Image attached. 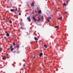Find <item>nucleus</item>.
Segmentation results:
<instances>
[{
  "mask_svg": "<svg viewBox=\"0 0 73 73\" xmlns=\"http://www.w3.org/2000/svg\"><path fill=\"white\" fill-rule=\"evenodd\" d=\"M5 59V57H3V58H2V60H4Z\"/></svg>",
  "mask_w": 73,
  "mask_h": 73,
  "instance_id": "25",
  "label": "nucleus"
},
{
  "mask_svg": "<svg viewBox=\"0 0 73 73\" xmlns=\"http://www.w3.org/2000/svg\"><path fill=\"white\" fill-rule=\"evenodd\" d=\"M2 48H1L0 49V51H1V50H2Z\"/></svg>",
  "mask_w": 73,
  "mask_h": 73,
  "instance_id": "24",
  "label": "nucleus"
},
{
  "mask_svg": "<svg viewBox=\"0 0 73 73\" xmlns=\"http://www.w3.org/2000/svg\"><path fill=\"white\" fill-rule=\"evenodd\" d=\"M11 25V26H12V25Z\"/></svg>",
  "mask_w": 73,
  "mask_h": 73,
  "instance_id": "33",
  "label": "nucleus"
},
{
  "mask_svg": "<svg viewBox=\"0 0 73 73\" xmlns=\"http://www.w3.org/2000/svg\"><path fill=\"white\" fill-rule=\"evenodd\" d=\"M20 29H23V27H22L20 28Z\"/></svg>",
  "mask_w": 73,
  "mask_h": 73,
  "instance_id": "21",
  "label": "nucleus"
},
{
  "mask_svg": "<svg viewBox=\"0 0 73 73\" xmlns=\"http://www.w3.org/2000/svg\"><path fill=\"white\" fill-rule=\"evenodd\" d=\"M58 9H60V7H58Z\"/></svg>",
  "mask_w": 73,
  "mask_h": 73,
  "instance_id": "31",
  "label": "nucleus"
},
{
  "mask_svg": "<svg viewBox=\"0 0 73 73\" xmlns=\"http://www.w3.org/2000/svg\"><path fill=\"white\" fill-rule=\"evenodd\" d=\"M31 6H32V7H34V3H32L31 4Z\"/></svg>",
  "mask_w": 73,
  "mask_h": 73,
  "instance_id": "9",
  "label": "nucleus"
},
{
  "mask_svg": "<svg viewBox=\"0 0 73 73\" xmlns=\"http://www.w3.org/2000/svg\"><path fill=\"white\" fill-rule=\"evenodd\" d=\"M65 13L66 14H67V12H66Z\"/></svg>",
  "mask_w": 73,
  "mask_h": 73,
  "instance_id": "30",
  "label": "nucleus"
},
{
  "mask_svg": "<svg viewBox=\"0 0 73 73\" xmlns=\"http://www.w3.org/2000/svg\"><path fill=\"white\" fill-rule=\"evenodd\" d=\"M33 18L34 21H35L34 22H36V19H35V17L34 16L33 17Z\"/></svg>",
  "mask_w": 73,
  "mask_h": 73,
  "instance_id": "4",
  "label": "nucleus"
},
{
  "mask_svg": "<svg viewBox=\"0 0 73 73\" xmlns=\"http://www.w3.org/2000/svg\"><path fill=\"white\" fill-rule=\"evenodd\" d=\"M7 56H8V54H7Z\"/></svg>",
  "mask_w": 73,
  "mask_h": 73,
  "instance_id": "32",
  "label": "nucleus"
},
{
  "mask_svg": "<svg viewBox=\"0 0 73 73\" xmlns=\"http://www.w3.org/2000/svg\"><path fill=\"white\" fill-rule=\"evenodd\" d=\"M35 58H36V57L34 56L33 58L34 59H35Z\"/></svg>",
  "mask_w": 73,
  "mask_h": 73,
  "instance_id": "29",
  "label": "nucleus"
},
{
  "mask_svg": "<svg viewBox=\"0 0 73 73\" xmlns=\"http://www.w3.org/2000/svg\"><path fill=\"white\" fill-rule=\"evenodd\" d=\"M19 15H21V13H20L19 14Z\"/></svg>",
  "mask_w": 73,
  "mask_h": 73,
  "instance_id": "28",
  "label": "nucleus"
},
{
  "mask_svg": "<svg viewBox=\"0 0 73 73\" xmlns=\"http://www.w3.org/2000/svg\"><path fill=\"white\" fill-rule=\"evenodd\" d=\"M44 47H45L46 48H47V46H46V45H44Z\"/></svg>",
  "mask_w": 73,
  "mask_h": 73,
  "instance_id": "14",
  "label": "nucleus"
},
{
  "mask_svg": "<svg viewBox=\"0 0 73 73\" xmlns=\"http://www.w3.org/2000/svg\"><path fill=\"white\" fill-rule=\"evenodd\" d=\"M58 26H55L54 27V28H58Z\"/></svg>",
  "mask_w": 73,
  "mask_h": 73,
  "instance_id": "10",
  "label": "nucleus"
},
{
  "mask_svg": "<svg viewBox=\"0 0 73 73\" xmlns=\"http://www.w3.org/2000/svg\"><path fill=\"white\" fill-rule=\"evenodd\" d=\"M47 23H48V22H47Z\"/></svg>",
  "mask_w": 73,
  "mask_h": 73,
  "instance_id": "35",
  "label": "nucleus"
},
{
  "mask_svg": "<svg viewBox=\"0 0 73 73\" xmlns=\"http://www.w3.org/2000/svg\"><path fill=\"white\" fill-rule=\"evenodd\" d=\"M27 19L28 20V21L31 22V17H27Z\"/></svg>",
  "mask_w": 73,
  "mask_h": 73,
  "instance_id": "1",
  "label": "nucleus"
},
{
  "mask_svg": "<svg viewBox=\"0 0 73 73\" xmlns=\"http://www.w3.org/2000/svg\"><path fill=\"white\" fill-rule=\"evenodd\" d=\"M11 11V12H13L14 11H15V9H11L10 10Z\"/></svg>",
  "mask_w": 73,
  "mask_h": 73,
  "instance_id": "6",
  "label": "nucleus"
},
{
  "mask_svg": "<svg viewBox=\"0 0 73 73\" xmlns=\"http://www.w3.org/2000/svg\"><path fill=\"white\" fill-rule=\"evenodd\" d=\"M59 19L61 21L62 20V17H60V18H59Z\"/></svg>",
  "mask_w": 73,
  "mask_h": 73,
  "instance_id": "12",
  "label": "nucleus"
},
{
  "mask_svg": "<svg viewBox=\"0 0 73 73\" xmlns=\"http://www.w3.org/2000/svg\"><path fill=\"white\" fill-rule=\"evenodd\" d=\"M10 36V35H9V34L7 33L6 34V36L7 37H9Z\"/></svg>",
  "mask_w": 73,
  "mask_h": 73,
  "instance_id": "7",
  "label": "nucleus"
},
{
  "mask_svg": "<svg viewBox=\"0 0 73 73\" xmlns=\"http://www.w3.org/2000/svg\"><path fill=\"white\" fill-rule=\"evenodd\" d=\"M15 10L16 11H17V7H16L15 8Z\"/></svg>",
  "mask_w": 73,
  "mask_h": 73,
  "instance_id": "18",
  "label": "nucleus"
},
{
  "mask_svg": "<svg viewBox=\"0 0 73 73\" xmlns=\"http://www.w3.org/2000/svg\"><path fill=\"white\" fill-rule=\"evenodd\" d=\"M10 48H11V49L12 48V46H10Z\"/></svg>",
  "mask_w": 73,
  "mask_h": 73,
  "instance_id": "22",
  "label": "nucleus"
},
{
  "mask_svg": "<svg viewBox=\"0 0 73 73\" xmlns=\"http://www.w3.org/2000/svg\"><path fill=\"white\" fill-rule=\"evenodd\" d=\"M47 19H46V20H47V21H48V22H49L50 21V19H51V17H49L47 18Z\"/></svg>",
  "mask_w": 73,
  "mask_h": 73,
  "instance_id": "2",
  "label": "nucleus"
},
{
  "mask_svg": "<svg viewBox=\"0 0 73 73\" xmlns=\"http://www.w3.org/2000/svg\"><path fill=\"white\" fill-rule=\"evenodd\" d=\"M13 45L15 46V42L13 43Z\"/></svg>",
  "mask_w": 73,
  "mask_h": 73,
  "instance_id": "15",
  "label": "nucleus"
},
{
  "mask_svg": "<svg viewBox=\"0 0 73 73\" xmlns=\"http://www.w3.org/2000/svg\"><path fill=\"white\" fill-rule=\"evenodd\" d=\"M40 20H41V18L39 19L38 20V21H40Z\"/></svg>",
  "mask_w": 73,
  "mask_h": 73,
  "instance_id": "19",
  "label": "nucleus"
},
{
  "mask_svg": "<svg viewBox=\"0 0 73 73\" xmlns=\"http://www.w3.org/2000/svg\"><path fill=\"white\" fill-rule=\"evenodd\" d=\"M42 54H42V53H40V55H39V56L40 57H41V56H42Z\"/></svg>",
  "mask_w": 73,
  "mask_h": 73,
  "instance_id": "5",
  "label": "nucleus"
},
{
  "mask_svg": "<svg viewBox=\"0 0 73 73\" xmlns=\"http://www.w3.org/2000/svg\"><path fill=\"white\" fill-rule=\"evenodd\" d=\"M23 68H25V66H23Z\"/></svg>",
  "mask_w": 73,
  "mask_h": 73,
  "instance_id": "27",
  "label": "nucleus"
},
{
  "mask_svg": "<svg viewBox=\"0 0 73 73\" xmlns=\"http://www.w3.org/2000/svg\"><path fill=\"white\" fill-rule=\"evenodd\" d=\"M63 5H65V6H66V4H65V3H64Z\"/></svg>",
  "mask_w": 73,
  "mask_h": 73,
  "instance_id": "17",
  "label": "nucleus"
},
{
  "mask_svg": "<svg viewBox=\"0 0 73 73\" xmlns=\"http://www.w3.org/2000/svg\"><path fill=\"white\" fill-rule=\"evenodd\" d=\"M34 39H35V41H36L35 42H36V43H37V42H38L37 40H38V39L36 37H35Z\"/></svg>",
  "mask_w": 73,
  "mask_h": 73,
  "instance_id": "3",
  "label": "nucleus"
},
{
  "mask_svg": "<svg viewBox=\"0 0 73 73\" xmlns=\"http://www.w3.org/2000/svg\"><path fill=\"white\" fill-rule=\"evenodd\" d=\"M17 48H19V46H18V45H17Z\"/></svg>",
  "mask_w": 73,
  "mask_h": 73,
  "instance_id": "20",
  "label": "nucleus"
},
{
  "mask_svg": "<svg viewBox=\"0 0 73 73\" xmlns=\"http://www.w3.org/2000/svg\"><path fill=\"white\" fill-rule=\"evenodd\" d=\"M10 24H12V21H10Z\"/></svg>",
  "mask_w": 73,
  "mask_h": 73,
  "instance_id": "16",
  "label": "nucleus"
},
{
  "mask_svg": "<svg viewBox=\"0 0 73 73\" xmlns=\"http://www.w3.org/2000/svg\"><path fill=\"white\" fill-rule=\"evenodd\" d=\"M4 38H5V39H6L7 38V37H6V36H4Z\"/></svg>",
  "mask_w": 73,
  "mask_h": 73,
  "instance_id": "26",
  "label": "nucleus"
},
{
  "mask_svg": "<svg viewBox=\"0 0 73 73\" xmlns=\"http://www.w3.org/2000/svg\"><path fill=\"white\" fill-rule=\"evenodd\" d=\"M41 10L38 11V13L39 14H41Z\"/></svg>",
  "mask_w": 73,
  "mask_h": 73,
  "instance_id": "8",
  "label": "nucleus"
},
{
  "mask_svg": "<svg viewBox=\"0 0 73 73\" xmlns=\"http://www.w3.org/2000/svg\"><path fill=\"white\" fill-rule=\"evenodd\" d=\"M41 20H43V19H44V17H43V16L41 17Z\"/></svg>",
  "mask_w": 73,
  "mask_h": 73,
  "instance_id": "13",
  "label": "nucleus"
},
{
  "mask_svg": "<svg viewBox=\"0 0 73 73\" xmlns=\"http://www.w3.org/2000/svg\"><path fill=\"white\" fill-rule=\"evenodd\" d=\"M11 51H13V50H14V48H11Z\"/></svg>",
  "mask_w": 73,
  "mask_h": 73,
  "instance_id": "11",
  "label": "nucleus"
},
{
  "mask_svg": "<svg viewBox=\"0 0 73 73\" xmlns=\"http://www.w3.org/2000/svg\"><path fill=\"white\" fill-rule=\"evenodd\" d=\"M3 20H5V19H3Z\"/></svg>",
  "mask_w": 73,
  "mask_h": 73,
  "instance_id": "34",
  "label": "nucleus"
},
{
  "mask_svg": "<svg viewBox=\"0 0 73 73\" xmlns=\"http://www.w3.org/2000/svg\"><path fill=\"white\" fill-rule=\"evenodd\" d=\"M23 24V23H20V25H21V26H22V25Z\"/></svg>",
  "mask_w": 73,
  "mask_h": 73,
  "instance_id": "23",
  "label": "nucleus"
}]
</instances>
